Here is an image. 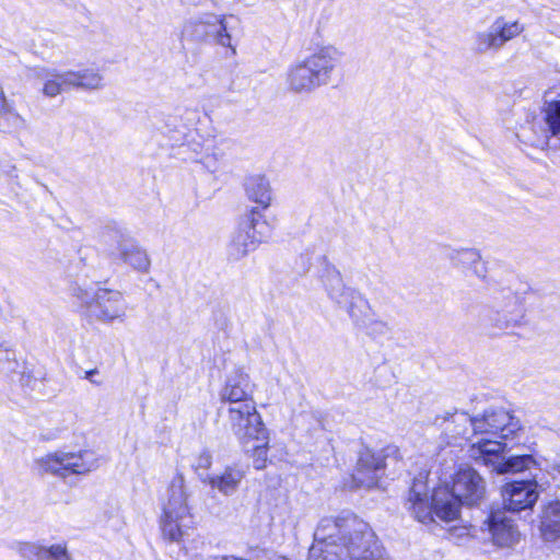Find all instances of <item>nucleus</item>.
<instances>
[{"mask_svg":"<svg viewBox=\"0 0 560 560\" xmlns=\"http://www.w3.org/2000/svg\"><path fill=\"white\" fill-rule=\"evenodd\" d=\"M74 75L66 72H58L57 75H54L51 79H48L47 82H44L43 93L48 97H55L58 94L71 90V79Z\"/></svg>","mask_w":560,"mask_h":560,"instance_id":"nucleus-28","label":"nucleus"},{"mask_svg":"<svg viewBox=\"0 0 560 560\" xmlns=\"http://www.w3.org/2000/svg\"><path fill=\"white\" fill-rule=\"evenodd\" d=\"M20 383L22 386L34 388L36 380L33 378L30 373L22 372L20 376Z\"/></svg>","mask_w":560,"mask_h":560,"instance_id":"nucleus-34","label":"nucleus"},{"mask_svg":"<svg viewBox=\"0 0 560 560\" xmlns=\"http://www.w3.org/2000/svg\"><path fill=\"white\" fill-rule=\"evenodd\" d=\"M487 529L493 544L502 548H512L521 540L515 520L502 509H492L483 521L481 529Z\"/></svg>","mask_w":560,"mask_h":560,"instance_id":"nucleus-16","label":"nucleus"},{"mask_svg":"<svg viewBox=\"0 0 560 560\" xmlns=\"http://www.w3.org/2000/svg\"><path fill=\"white\" fill-rule=\"evenodd\" d=\"M228 422L230 430L242 445L267 438L268 430L256 410V405H247L241 409L228 408Z\"/></svg>","mask_w":560,"mask_h":560,"instance_id":"nucleus-11","label":"nucleus"},{"mask_svg":"<svg viewBox=\"0 0 560 560\" xmlns=\"http://www.w3.org/2000/svg\"><path fill=\"white\" fill-rule=\"evenodd\" d=\"M74 75L71 79V89H83V90H97L103 86L102 75L91 69H84L82 71H68Z\"/></svg>","mask_w":560,"mask_h":560,"instance_id":"nucleus-27","label":"nucleus"},{"mask_svg":"<svg viewBox=\"0 0 560 560\" xmlns=\"http://www.w3.org/2000/svg\"><path fill=\"white\" fill-rule=\"evenodd\" d=\"M553 480L557 482V486L560 487V455L556 458L553 463Z\"/></svg>","mask_w":560,"mask_h":560,"instance_id":"nucleus-35","label":"nucleus"},{"mask_svg":"<svg viewBox=\"0 0 560 560\" xmlns=\"http://www.w3.org/2000/svg\"><path fill=\"white\" fill-rule=\"evenodd\" d=\"M521 430L520 420L504 408H489L480 417H475L474 433L491 434L502 440L512 438Z\"/></svg>","mask_w":560,"mask_h":560,"instance_id":"nucleus-14","label":"nucleus"},{"mask_svg":"<svg viewBox=\"0 0 560 560\" xmlns=\"http://www.w3.org/2000/svg\"><path fill=\"white\" fill-rule=\"evenodd\" d=\"M486 497V481L470 466H460L453 477L452 487L439 486L429 497V487L423 476L413 479L405 508L420 523L433 522V515L451 522L459 515L460 506L479 505Z\"/></svg>","mask_w":560,"mask_h":560,"instance_id":"nucleus-1","label":"nucleus"},{"mask_svg":"<svg viewBox=\"0 0 560 560\" xmlns=\"http://www.w3.org/2000/svg\"><path fill=\"white\" fill-rule=\"evenodd\" d=\"M398 450L392 446L375 453L369 447L359 451L355 470L352 475L357 488H373L378 485L385 471V458Z\"/></svg>","mask_w":560,"mask_h":560,"instance_id":"nucleus-12","label":"nucleus"},{"mask_svg":"<svg viewBox=\"0 0 560 560\" xmlns=\"http://www.w3.org/2000/svg\"><path fill=\"white\" fill-rule=\"evenodd\" d=\"M357 327L363 329L365 334L373 339L384 337L392 330L388 323L381 319H374L372 314L364 318V324H359Z\"/></svg>","mask_w":560,"mask_h":560,"instance_id":"nucleus-30","label":"nucleus"},{"mask_svg":"<svg viewBox=\"0 0 560 560\" xmlns=\"http://www.w3.org/2000/svg\"><path fill=\"white\" fill-rule=\"evenodd\" d=\"M522 31L523 26L518 22H506L503 18H498L487 31L475 34L472 49L478 54L499 50Z\"/></svg>","mask_w":560,"mask_h":560,"instance_id":"nucleus-15","label":"nucleus"},{"mask_svg":"<svg viewBox=\"0 0 560 560\" xmlns=\"http://www.w3.org/2000/svg\"><path fill=\"white\" fill-rule=\"evenodd\" d=\"M32 72L34 77H36L39 80H43L44 82H47L48 79H51L54 75H57L58 73L56 69L46 67H34L32 69Z\"/></svg>","mask_w":560,"mask_h":560,"instance_id":"nucleus-33","label":"nucleus"},{"mask_svg":"<svg viewBox=\"0 0 560 560\" xmlns=\"http://www.w3.org/2000/svg\"><path fill=\"white\" fill-rule=\"evenodd\" d=\"M340 60L341 54L338 49L332 46L322 47L289 70L290 90L296 93H310L329 84Z\"/></svg>","mask_w":560,"mask_h":560,"instance_id":"nucleus-3","label":"nucleus"},{"mask_svg":"<svg viewBox=\"0 0 560 560\" xmlns=\"http://www.w3.org/2000/svg\"><path fill=\"white\" fill-rule=\"evenodd\" d=\"M214 326L220 330H225L230 325L229 312L224 307H218L212 312Z\"/></svg>","mask_w":560,"mask_h":560,"instance_id":"nucleus-32","label":"nucleus"},{"mask_svg":"<svg viewBox=\"0 0 560 560\" xmlns=\"http://www.w3.org/2000/svg\"><path fill=\"white\" fill-rule=\"evenodd\" d=\"M253 393L254 385L248 374L237 370L228 377L220 398L223 404H229L228 408L241 409L247 405H256Z\"/></svg>","mask_w":560,"mask_h":560,"instance_id":"nucleus-18","label":"nucleus"},{"mask_svg":"<svg viewBox=\"0 0 560 560\" xmlns=\"http://www.w3.org/2000/svg\"><path fill=\"white\" fill-rule=\"evenodd\" d=\"M506 443L492 440H481L471 445L470 457L491 468L497 474H517L530 470L537 466L533 455L505 456Z\"/></svg>","mask_w":560,"mask_h":560,"instance_id":"nucleus-8","label":"nucleus"},{"mask_svg":"<svg viewBox=\"0 0 560 560\" xmlns=\"http://www.w3.org/2000/svg\"><path fill=\"white\" fill-rule=\"evenodd\" d=\"M246 196L253 202L259 205L257 207L261 212L269 208L272 199V191L269 180L265 175H250L245 179Z\"/></svg>","mask_w":560,"mask_h":560,"instance_id":"nucleus-24","label":"nucleus"},{"mask_svg":"<svg viewBox=\"0 0 560 560\" xmlns=\"http://www.w3.org/2000/svg\"><path fill=\"white\" fill-rule=\"evenodd\" d=\"M96 374H98L97 369H93V370L86 371L85 372V378L89 380L93 384L100 385L101 382L94 378V376Z\"/></svg>","mask_w":560,"mask_h":560,"instance_id":"nucleus-36","label":"nucleus"},{"mask_svg":"<svg viewBox=\"0 0 560 560\" xmlns=\"http://www.w3.org/2000/svg\"><path fill=\"white\" fill-rule=\"evenodd\" d=\"M182 38L191 43H214L231 46V35L224 16L206 13L187 20L182 30Z\"/></svg>","mask_w":560,"mask_h":560,"instance_id":"nucleus-10","label":"nucleus"},{"mask_svg":"<svg viewBox=\"0 0 560 560\" xmlns=\"http://www.w3.org/2000/svg\"><path fill=\"white\" fill-rule=\"evenodd\" d=\"M245 477V471L237 466H228L221 475L210 476L199 474L202 482H207L212 489H217L224 495H232L236 492L242 479Z\"/></svg>","mask_w":560,"mask_h":560,"instance_id":"nucleus-22","label":"nucleus"},{"mask_svg":"<svg viewBox=\"0 0 560 560\" xmlns=\"http://www.w3.org/2000/svg\"><path fill=\"white\" fill-rule=\"evenodd\" d=\"M39 467L51 475L66 478L70 475H84L98 467V458L92 450L79 452H56L38 460Z\"/></svg>","mask_w":560,"mask_h":560,"instance_id":"nucleus-9","label":"nucleus"},{"mask_svg":"<svg viewBox=\"0 0 560 560\" xmlns=\"http://www.w3.org/2000/svg\"><path fill=\"white\" fill-rule=\"evenodd\" d=\"M322 265L323 269L319 276L320 281L328 298L335 302L345 293L346 290H349L351 287H347L345 284L341 272L328 260L326 256H323Z\"/></svg>","mask_w":560,"mask_h":560,"instance_id":"nucleus-25","label":"nucleus"},{"mask_svg":"<svg viewBox=\"0 0 560 560\" xmlns=\"http://www.w3.org/2000/svg\"><path fill=\"white\" fill-rule=\"evenodd\" d=\"M12 548L25 560H71L66 545L49 547L34 542H15Z\"/></svg>","mask_w":560,"mask_h":560,"instance_id":"nucleus-21","label":"nucleus"},{"mask_svg":"<svg viewBox=\"0 0 560 560\" xmlns=\"http://www.w3.org/2000/svg\"><path fill=\"white\" fill-rule=\"evenodd\" d=\"M537 476L532 479L513 480L501 489L503 508L509 513L533 510L539 498Z\"/></svg>","mask_w":560,"mask_h":560,"instance_id":"nucleus-13","label":"nucleus"},{"mask_svg":"<svg viewBox=\"0 0 560 560\" xmlns=\"http://www.w3.org/2000/svg\"><path fill=\"white\" fill-rule=\"evenodd\" d=\"M211 465L212 455L209 451L203 450L194 462L192 468L196 470L198 475L202 474L205 476L207 474L206 471L211 467Z\"/></svg>","mask_w":560,"mask_h":560,"instance_id":"nucleus-31","label":"nucleus"},{"mask_svg":"<svg viewBox=\"0 0 560 560\" xmlns=\"http://www.w3.org/2000/svg\"><path fill=\"white\" fill-rule=\"evenodd\" d=\"M451 261L455 267L471 270L472 273L485 279L487 275L486 264L481 260L479 250L475 248H462L453 250L450 255Z\"/></svg>","mask_w":560,"mask_h":560,"instance_id":"nucleus-26","label":"nucleus"},{"mask_svg":"<svg viewBox=\"0 0 560 560\" xmlns=\"http://www.w3.org/2000/svg\"><path fill=\"white\" fill-rule=\"evenodd\" d=\"M254 444L243 445L246 453L250 454L253 458V466L255 469H264L268 460V436L264 440H253Z\"/></svg>","mask_w":560,"mask_h":560,"instance_id":"nucleus-29","label":"nucleus"},{"mask_svg":"<svg viewBox=\"0 0 560 560\" xmlns=\"http://www.w3.org/2000/svg\"><path fill=\"white\" fill-rule=\"evenodd\" d=\"M475 417H470L465 411H445L443 415H436L433 424L440 428L445 435L452 439H466L470 438L474 433Z\"/></svg>","mask_w":560,"mask_h":560,"instance_id":"nucleus-19","label":"nucleus"},{"mask_svg":"<svg viewBox=\"0 0 560 560\" xmlns=\"http://www.w3.org/2000/svg\"><path fill=\"white\" fill-rule=\"evenodd\" d=\"M272 234L271 224L258 208H250L238 220L228 244V258L238 261L267 242Z\"/></svg>","mask_w":560,"mask_h":560,"instance_id":"nucleus-5","label":"nucleus"},{"mask_svg":"<svg viewBox=\"0 0 560 560\" xmlns=\"http://www.w3.org/2000/svg\"><path fill=\"white\" fill-rule=\"evenodd\" d=\"M101 242L105 253L115 262H124L135 270L147 272L150 259L128 231L116 221L106 223L101 231Z\"/></svg>","mask_w":560,"mask_h":560,"instance_id":"nucleus-7","label":"nucleus"},{"mask_svg":"<svg viewBox=\"0 0 560 560\" xmlns=\"http://www.w3.org/2000/svg\"><path fill=\"white\" fill-rule=\"evenodd\" d=\"M488 324L499 330H508L524 324L525 311L518 298L509 292L504 296L503 303H497L495 306L488 312Z\"/></svg>","mask_w":560,"mask_h":560,"instance_id":"nucleus-17","label":"nucleus"},{"mask_svg":"<svg viewBox=\"0 0 560 560\" xmlns=\"http://www.w3.org/2000/svg\"><path fill=\"white\" fill-rule=\"evenodd\" d=\"M69 290L84 307V314L89 318L104 324L125 320L128 305L121 292L101 288L94 290L81 278L72 282Z\"/></svg>","mask_w":560,"mask_h":560,"instance_id":"nucleus-4","label":"nucleus"},{"mask_svg":"<svg viewBox=\"0 0 560 560\" xmlns=\"http://www.w3.org/2000/svg\"><path fill=\"white\" fill-rule=\"evenodd\" d=\"M539 530L547 542L560 540V500L551 501L542 508Z\"/></svg>","mask_w":560,"mask_h":560,"instance_id":"nucleus-23","label":"nucleus"},{"mask_svg":"<svg viewBox=\"0 0 560 560\" xmlns=\"http://www.w3.org/2000/svg\"><path fill=\"white\" fill-rule=\"evenodd\" d=\"M184 483L183 475L177 474L171 481L167 502L163 505L161 530L163 537L172 542H180L192 524Z\"/></svg>","mask_w":560,"mask_h":560,"instance_id":"nucleus-6","label":"nucleus"},{"mask_svg":"<svg viewBox=\"0 0 560 560\" xmlns=\"http://www.w3.org/2000/svg\"><path fill=\"white\" fill-rule=\"evenodd\" d=\"M341 537L343 547L324 549L319 545L313 549V556L324 557V560H390L377 544L375 534L368 523L352 513L340 516ZM331 547V545H329Z\"/></svg>","mask_w":560,"mask_h":560,"instance_id":"nucleus-2","label":"nucleus"},{"mask_svg":"<svg viewBox=\"0 0 560 560\" xmlns=\"http://www.w3.org/2000/svg\"><path fill=\"white\" fill-rule=\"evenodd\" d=\"M340 310L349 315L350 319L358 326L364 324V318L373 314L369 300L355 288L346 290L345 293L334 302Z\"/></svg>","mask_w":560,"mask_h":560,"instance_id":"nucleus-20","label":"nucleus"}]
</instances>
